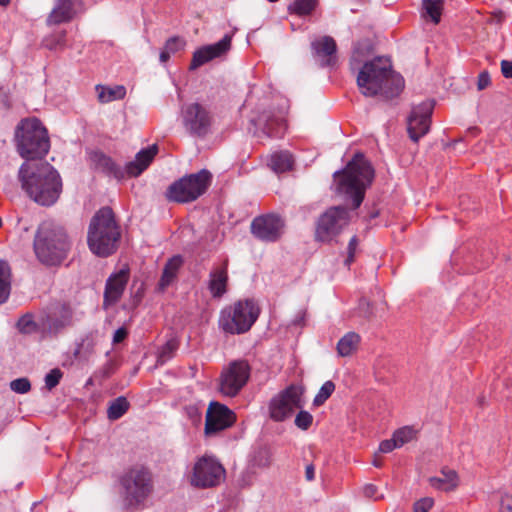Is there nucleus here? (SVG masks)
<instances>
[{
	"label": "nucleus",
	"instance_id": "1",
	"mask_svg": "<svg viewBox=\"0 0 512 512\" xmlns=\"http://www.w3.org/2000/svg\"><path fill=\"white\" fill-rule=\"evenodd\" d=\"M18 179L27 195L41 206H52L62 192L60 174L47 162L37 165L23 163L18 171Z\"/></svg>",
	"mask_w": 512,
	"mask_h": 512
},
{
	"label": "nucleus",
	"instance_id": "2",
	"mask_svg": "<svg viewBox=\"0 0 512 512\" xmlns=\"http://www.w3.org/2000/svg\"><path fill=\"white\" fill-rule=\"evenodd\" d=\"M374 176V168L364 154L356 153L342 170L334 172L336 192L356 209L362 204Z\"/></svg>",
	"mask_w": 512,
	"mask_h": 512
},
{
	"label": "nucleus",
	"instance_id": "3",
	"mask_svg": "<svg viewBox=\"0 0 512 512\" xmlns=\"http://www.w3.org/2000/svg\"><path fill=\"white\" fill-rule=\"evenodd\" d=\"M357 85L364 96L383 95L393 98L404 88V79L396 74L391 65L380 57L366 62L357 76Z\"/></svg>",
	"mask_w": 512,
	"mask_h": 512
},
{
	"label": "nucleus",
	"instance_id": "4",
	"mask_svg": "<svg viewBox=\"0 0 512 512\" xmlns=\"http://www.w3.org/2000/svg\"><path fill=\"white\" fill-rule=\"evenodd\" d=\"M121 240V227L115 219L113 210L101 207L92 216L88 231L87 245L92 254L107 258L113 255L119 247Z\"/></svg>",
	"mask_w": 512,
	"mask_h": 512
},
{
	"label": "nucleus",
	"instance_id": "5",
	"mask_svg": "<svg viewBox=\"0 0 512 512\" xmlns=\"http://www.w3.org/2000/svg\"><path fill=\"white\" fill-rule=\"evenodd\" d=\"M119 493L126 512L138 510L144 506L154 489L150 469L136 464L125 469L118 478Z\"/></svg>",
	"mask_w": 512,
	"mask_h": 512
},
{
	"label": "nucleus",
	"instance_id": "6",
	"mask_svg": "<svg viewBox=\"0 0 512 512\" xmlns=\"http://www.w3.org/2000/svg\"><path fill=\"white\" fill-rule=\"evenodd\" d=\"M33 246L38 260L53 266L67 257L71 244L63 228L44 222L36 231Z\"/></svg>",
	"mask_w": 512,
	"mask_h": 512
},
{
	"label": "nucleus",
	"instance_id": "7",
	"mask_svg": "<svg viewBox=\"0 0 512 512\" xmlns=\"http://www.w3.org/2000/svg\"><path fill=\"white\" fill-rule=\"evenodd\" d=\"M17 152L26 160L44 158L50 149L48 131L37 118L22 119L15 128Z\"/></svg>",
	"mask_w": 512,
	"mask_h": 512
},
{
	"label": "nucleus",
	"instance_id": "8",
	"mask_svg": "<svg viewBox=\"0 0 512 512\" xmlns=\"http://www.w3.org/2000/svg\"><path fill=\"white\" fill-rule=\"evenodd\" d=\"M260 315V308L253 299L239 300L220 312L218 325L225 333L240 335L248 332Z\"/></svg>",
	"mask_w": 512,
	"mask_h": 512
},
{
	"label": "nucleus",
	"instance_id": "9",
	"mask_svg": "<svg viewBox=\"0 0 512 512\" xmlns=\"http://www.w3.org/2000/svg\"><path fill=\"white\" fill-rule=\"evenodd\" d=\"M212 178V173L207 169L186 174L168 186L165 197L168 201L179 204L194 202L206 193Z\"/></svg>",
	"mask_w": 512,
	"mask_h": 512
},
{
	"label": "nucleus",
	"instance_id": "10",
	"mask_svg": "<svg viewBox=\"0 0 512 512\" xmlns=\"http://www.w3.org/2000/svg\"><path fill=\"white\" fill-rule=\"evenodd\" d=\"M305 388L302 385L290 384L268 403V413L274 422H284L291 418L294 412L305 406Z\"/></svg>",
	"mask_w": 512,
	"mask_h": 512
},
{
	"label": "nucleus",
	"instance_id": "11",
	"mask_svg": "<svg viewBox=\"0 0 512 512\" xmlns=\"http://www.w3.org/2000/svg\"><path fill=\"white\" fill-rule=\"evenodd\" d=\"M181 120L186 133L199 139L212 133L215 122L209 107L199 102L185 104L181 109Z\"/></svg>",
	"mask_w": 512,
	"mask_h": 512
},
{
	"label": "nucleus",
	"instance_id": "12",
	"mask_svg": "<svg viewBox=\"0 0 512 512\" xmlns=\"http://www.w3.org/2000/svg\"><path fill=\"white\" fill-rule=\"evenodd\" d=\"M350 222V212L344 206H332L317 219L314 238L317 242L331 243Z\"/></svg>",
	"mask_w": 512,
	"mask_h": 512
},
{
	"label": "nucleus",
	"instance_id": "13",
	"mask_svg": "<svg viewBox=\"0 0 512 512\" xmlns=\"http://www.w3.org/2000/svg\"><path fill=\"white\" fill-rule=\"evenodd\" d=\"M250 375L251 366L247 360H233L221 371L218 381V391L224 397L233 398L246 386Z\"/></svg>",
	"mask_w": 512,
	"mask_h": 512
},
{
	"label": "nucleus",
	"instance_id": "14",
	"mask_svg": "<svg viewBox=\"0 0 512 512\" xmlns=\"http://www.w3.org/2000/svg\"><path fill=\"white\" fill-rule=\"evenodd\" d=\"M285 228V220L276 213L256 216L250 225L253 237L264 243L278 242L284 235Z\"/></svg>",
	"mask_w": 512,
	"mask_h": 512
},
{
	"label": "nucleus",
	"instance_id": "15",
	"mask_svg": "<svg viewBox=\"0 0 512 512\" xmlns=\"http://www.w3.org/2000/svg\"><path fill=\"white\" fill-rule=\"evenodd\" d=\"M225 475L222 464L211 456L199 458L193 467L191 484L198 488H210L219 485Z\"/></svg>",
	"mask_w": 512,
	"mask_h": 512
},
{
	"label": "nucleus",
	"instance_id": "16",
	"mask_svg": "<svg viewBox=\"0 0 512 512\" xmlns=\"http://www.w3.org/2000/svg\"><path fill=\"white\" fill-rule=\"evenodd\" d=\"M433 108L434 103L428 100L412 108L407 118V131L412 141L418 142L429 132Z\"/></svg>",
	"mask_w": 512,
	"mask_h": 512
},
{
	"label": "nucleus",
	"instance_id": "17",
	"mask_svg": "<svg viewBox=\"0 0 512 512\" xmlns=\"http://www.w3.org/2000/svg\"><path fill=\"white\" fill-rule=\"evenodd\" d=\"M256 128L258 137L282 138L286 132V120L284 116L274 110H263L256 118L251 120Z\"/></svg>",
	"mask_w": 512,
	"mask_h": 512
},
{
	"label": "nucleus",
	"instance_id": "18",
	"mask_svg": "<svg viewBox=\"0 0 512 512\" xmlns=\"http://www.w3.org/2000/svg\"><path fill=\"white\" fill-rule=\"evenodd\" d=\"M236 421L235 413L217 401L210 402L205 419V434L212 435L231 427Z\"/></svg>",
	"mask_w": 512,
	"mask_h": 512
},
{
	"label": "nucleus",
	"instance_id": "19",
	"mask_svg": "<svg viewBox=\"0 0 512 512\" xmlns=\"http://www.w3.org/2000/svg\"><path fill=\"white\" fill-rule=\"evenodd\" d=\"M232 37L224 35L218 42L204 45L194 51L189 70L193 71L206 63L224 56L231 49Z\"/></svg>",
	"mask_w": 512,
	"mask_h": 512
},
{
	"label": "nucleus",
	"instance_id": "20",
	"mask_svg": "<svg viewBox=\"0 0 512 512\" xmlns=\"http://www.w3.org/2000/svg\"><path fill=\"white\" fill-rule=\"evenodd\" d=\"M312 54L320 67H334L337 63V44L331 36H322L311 42Z\"/></svg>",
	"mask_w": 512,
	"mask_h": 512
},
{
	"label": "nucleus",
	"instance_id": "21",
	"mask_svg": "<svg viewBox=\"0 0 512 512\" xmlns=\"http://www.w3.org/2000/svg\"><path fill=\"white\" fill-rule=\"evenodd\" d=\"M89 161L91 168L107 177L116 180L124 179L126 175L125 166L117 164L109 155L102 151H93L89 154Z\"/></svg>",
	"mask_w": 512,
	"mask_h": 512
},
{
	"label": "nucleus",
	"instance_id": "22",
	"mask_svg": "<svg viewBox=\"0 0 512 512\" xmlns=\"http://www.w3.org/2000/svg\"><path fill=\"white\" fill-rule=\"evenodd\" d=\"M129 276V269L123 268L108 277L104 289V304H115L121 299Z\"/></svg>",
	"mask_w": 512,
	"mask_h": 512
},
{
	"label": "nucleus",
	"instance_id": "23",
	"mask_svg": "<svg viewBox=\"0 0 512 512\" xmlns=\"http://www.w3.org/2000/svg\"><path fill=\"white\" fill-rule=\"evenodd\" d=\"M228 260L213 267L209 273L207 289L213 299H221L228 291Z\"/></svg>",
	"mask_w": 512,
	"mask_h": 512
},
{
	"label": "nucleus",
	"instance_id": "24",
	"mask_svg": "<svg viewBox=\"0 0 512 512\" xmlns=\"http://www.w3.org/2000/svg\"><path fill=\"white\" fill-rule=\"evenodd\" d=\"M82 4V0H56L55 6L47 17L48 25H58L71 21Z\"/></svg>",
	"mask_w": 512,
	"mask_h": 512
},
{
	"label": "nucleus",
	"instance_id": "25",
	"mask_svg": "<svg viewBox=\"0 0 512 512\" xmlns=\"http://www.w3.org/2000/svg\"><path fill=\"white\" fill-rule=\"evenodd\" d=\"M158 153V147L156 144H153L147 148L141 149L135 156V160L126 163V175L129 177H137L142 172H144L154 157Z\"/></svg>",
	"mask_w": 512,
	"mask_h": 512
},
{
	"label": "nucleus",
	"instance_id": "26",
	"mask_svg": "<svg viewBox=\"0 0 512 512\" xmlns=\"http://www.w3.org/2000/svg\"><path fill=\"white\" fill-rule=\"evenodd\" d=\"M440 476H434L429 478V484L431 487L449 492L454 490L459 484L458 474L455 470L449 468H443L440 472Z\"/></svg>",
	"mask_w": 512,
	"mask_h": 512
},
{
	"label": "nucleus",
	"instance_id": "27",
	"mask_svg": "<svg viewBox=\"0 0 512 512\" xmlns=\"http://www.w3.org/2000/svg\"><path fill=\"white\" fill-rule=\"evenodd\" d=\"M294 159L289 151H278L270 155L268 166L275 173H284L292 170Z\"/></svg>",
	"mask_w": 512,
	"mask_h": 512
},
{
	"label": "nucleus",
	"instance_id": "28",
	"mask_svg": "<svg viewBox=\"0 0 512 512\" xmlns=\"http://www.w3.org/2000/svg\"><path fill=\"white\" fill-rule=\"evenodd\" d=\"M97 98L100 103H110L115 100H122L126 96V88L123 85L113 87L98 84L95 86Z\"/></svg>",
	"mask_w": 512,
	"mask_h": 512
},
{
	"label": "nucleus",
	"instance_id": "29",
	"mask_svg": "<svg viewBox=\"0 0 512 512\" xmlns=\"http://www.w3.org/2000/svg\"><path fill=\"white\" fill-rule=\"evenodd\" d=\"M182 263L183 260L180 255L173 256L167 261L160 279V285L162 287H166L172 283V281L176 278Z\"/></svg>",
	"mask_w": 512,
	"mask_h": 512
},
{
	"label": "nucleus",
	"instance_id": "30",
	"mask_svg": "<svg viewBox=\"0 0 512 512\" xmlns=\"http://www.w3.org/2000/svg\"><path fill=\"white\" fill-rule=\"evenodd\" d=\"M360 336L355 332L346 333L337 343V352L341 357L350 356L360 343Z\"/></svg>",
	"mask_w": 512,
	"mask_h": 512
},
{
	"label": "nucleus",
	"instance_id": "31",
	"mask_svg": "<svg viewBox=\"0 0 512 512\" xmlns=\"http://www.w3.org/2000/svg\"><path fill=\"white\" fill-rule=\"evenodd\" d=\"M11 291V268L5 260L0 259V304L5 303Z\"/></svg>",
	"mask_w": 512,
	"mask_h": 512
},
{
	"label": "nucleus",
	"instance_id": "32",
	"mask_svg": "<svg viewBox=\"0 0 512 512\" xmlns=\"http://www.w3.org/2000/svg\"><path fill=\"white\" fill-rule=\"evenodd\" d=\"M73 312L68 305H62L59 311V316L50 318L48 321V328L51 332H58L61 329L72 324Z\"/></svg>",
	"mask_w": 512,
	"mask_h": 512
},
{
	"label": "nucleus",
	"instance_id": "33",
	"mask_svg": "<svg viewBox=\"0 0 512 512\" xmlns=\"http://www.w3.org/2000/svg\"><path fill=\"white\" fill-rule=\"evenodd\" d=\"M443 4V0H422V16L438 24L441 20Z\"/></svg>",
	"mask_w": 512,
	"mask_h": 512
},
{
	"label": "nucleus",
	"instance_id": "34",
	"mask_svg": "<svg viewBox=\"0 0 512 512\" xmlns=\"http://www.w3.org/2000/svg\"><path fill=\"white\" fill-rule=\"evenodd\" d=\"M130 403L124 396H119L109 403L107 417L115 421L120 419L129 409Z\"/></svg>",
	"mask_w": 512,
	"mask_h": 512
},
{
	"label": "nucleus",
	"instance_id": "35",
	"mask_svg": "<svg viewBox=\"0 0 512 512\" xmlns=\"http://www.w3.org/2000/svg\"><path fill=\"white\" fill-rule=\"evenodd\" d=\"M180 342L177 338L172 337L167 340L159 349L157 354V364L164 365L171 360L176 351L179 349Z\"/></svg>",
	"mask_w": 512,
	"mask_h": 512
},
{
	"label": "nucleus",
	"instance_id": "36",
	"mask_svg": "<svg viewBox=\"0 0 512 512\" xmlns=\"http://www.w3.org/2000/svg\"><path fill=\"white\" fill-rule=\"evenodd\" d=\"M317 4L318 0H294V2L289 5L288 10L290 14L307 16L314 11Z\"/></svg>",
	"mask_w": 512,
	"mask_h": 512
},
{
	"label": "nucleus",
	"instance_id": "37",
	"mask_svg": "<svg viewBox=\"0 0 512 512\" xmlns=\"http://www.w3.org/2000/svg\"><path fill=\"white\" fill-rule=\"evenodd\" d=\"M43 45L49 50L63 49L66 45V31L62 30L45 37Z\"/></svg>",
	"mask_w": 512,
	"mask_h": 512
},
{
	"label": "nucleus",
	"instance_id": "38",
	"mask_svg": "<svg viewBox=\"0 0 512 512\" xmlns=\"http://www.w3.org/2000/svg\"><path fill=\"white\" fill-rule=\"evenodd\" d=\"M393 438L396 441L398 447H402L403 445L411 442L416 436V430L410 426H404L402 428L397 429L393 433Z\"/></svg>",
	"mask_w": 512,
	"mask_h": 512
},
{
	"label": "nucleus",
	"instance_id": "39",
	"mask_svg": "<svg viewBox=\"0 0 512 512\" xmlns=\"http://www.w3.org/2000/svg\"><path fill=\"white\" fill-rule=\"evenodd\" d=\"M334 390H335V384L331 380L326 381L321 386L318 393L314 397L313 405L316 407L323 405L328 400V398L332 395Z\"/></svg>",
	"mask_w": 512,
	"mask_h": 512
},
{
	"label": "nucleus",
	"instance_id": "40",
	"mask_svg": "<svg viewBox=\"0 0 512 512\" xmlns=\"http://www.w3.org/2000/svg\"><path fill=\"white\" fill-rule=\"evenodd\" d=\"M17 328L22 334H32L37 331L38 326L31 314H25L18 320Z\"/></svg>",
	"mask_w": 512,
	"mask_h": 512
},
{
	"label": "nucleus",
	"instance_id": "41",
	"mask_svg": "<svg viewBox=\"0 0 512 512\" xmlns=\"http://www.w3.org/2000/svg\"><path fill=\"white\" fill-rule=\"evenodd\" d=\"M294 423L299 429L304 431L308 430L313 423V416L310 412L303 410V408L299 409V412L295 417Z\"/></svg>",
	"mask_w": 512,
	"mask_h": 512
},
{
	"label": "nucleus",
	"instance_id": "42",
	"mask_svg": "<svg viewBox=\"0 0 512 512\" xmlns=\"http://www.w3.org/2000/svg\"><path fill=\"white\" fill-rule=\"evenodd\" d=\"M62 377H63V372L61 371V369H59V368L51 369L45 375V378H44L45 387L48 390H52L60 383V380L62 379Z\"/></svg>",
	"mask_w": 512,
	"mask_h": 512
},
{
	"label": "nucleus",
	"instance_id": "43",
	"mask_svg": "<svg viewBox=\"0 0 512 512\" xmlns=\"http://www.w3.org/2000/svg\"><path fill=\"white\" fill-rule=\"evenodd\" d=\"M186 42L184 39L178 36H173L167 39L164 45V49L171 54H175L176 52L184 49Z\"/></svg>",
	"mask_w": 512,
	"mask_h": 512
},
{
	"label": "nucleus",
	"instance_id": "44",
	"mask_svg": "<svg viewBox=\"0 0 512 512\" xmlns=\"http://www.w3.org/2000/svg\"><path fill=\"white\" fill-rule=\"evenodd\" d=\"M10 388L12 391L19 393V394H25L30 391L31 389V383L28 378L22 377L17 378L10 383Z\"/></svg>",
	"mask_w": 512,
	"mask_h": 512
},
{
	"label": "nucleus",
	"instance_id": "45",
	"mask_svg": "<svg viewBox=\"0 0 512 512\" xmlns=\"http://www.w3.org/2000/svg\"><path fill=\"white\" fill-rule=\"evenodd\" d=\"M117 370V363L114 360H108L98 371L97 374L102 379H107Z\"/></svg>",
	"mask_w": 512,
	"mask_h": 512
},
{
	"label": "nucleus",
	"instance_id": "46",
	"mask_svg": "<svg viewBox=\"0 0 512 512\" xmlns=\"http://www.w3.org/2000/svg\"><path fill=\"white\" fill-rule=\"evenodd\" d=\"M434 500L430 497H425L418 500L413 507V512H429L433 507Z\"/></svg>",
	"mask_w": 512,
	"mask_h": 512
},
{
	"label": "nucleus",
	"instance_id": "47",
	"mask_svg": "<svg viewBox=\"0 0 512 512\" xmlns=\"http://www.w3.org/2000/svg\"><path fill=\"white\" fill-rule=\"evenodd\" d=\"M490 84H491V78H490L489 72L486 70L480 72V74L478 75V80H477L478 90H480V91L484 90L487 87H489Z\"/></svg>",
	"mask_w": 512,
	"mask_h": 512
},
{
	"label": "nucleus",
	"instance_id": "48",
	"mask_svg": "<svg viewBox=\"0 0 512 512\" xmlns=\"http://www.w3.org/2000/svg\"><path fill=\"white\" fill-rule=\"evenodd\" d=\"M396 448L399 447L393 437L391 439L383 440L379 445V451L382 453L392 452Z\"/></svg>",
	"mask_w": 512,
	"mask_h": 512
},
{
	"label": "nucleus",
	"instance_id": "49",
	"mask_svg": "<svg viewBox=\"0 0 512 512\" xmlns=\"http://www.w3.org/2000/svg\"><path fill=\"white\" fill-rule=\"evenodd\" d=\"M500 512H512V496L504 494L501 497Z\"/></svg>",
	"mask_w": 512,
	"mask_h": 512
},
{
	"label": "nucleus",
	"instance_id": "50",
	"mask_svg": "<svg viewBox=\"0 0 512 512\" xmlns=\"http://www.w3.org/2000/svg\"><path fill=\"white\" fill-rule=\"evenodd\" d=\"M501 73L503 77L507 79L512 78V61L511 60H502L501 61Z\"/></svg>",
	"mask_w": 512,
	"mask_h": 512
},
{
	"label": "nucleus",
	"instance_id": "51",
	"mask_svg": "<svg viewBox=\"0 0 512 512\" xmlns=\"http://www.w3.org/2000/svg\"><path fill=\"white\" fill-rule=\"evenodd\" d=\"M128 335V331L124 327L118 328L113 335V343L122 342Z\"/></svg>",
	"mask_w": 512,
	"mask_h": 512
},
{
	"label": "nucleus",
	"instance_id": "52",
	"mask_svg": "<svg viewBox=\"0 0 512 512\" xmlns=\"http://www.w3.org/2000/svg\"><path fill=\"white\" fill-rule=\"evenodd\" d=\"M377 491L378 488L374 484H367L363 489L364 495L368 498H377Z\"/></svg>",
	"mask_w": 512,
	"mask_h": 512
},
{
	"label": "nucleus",
	"instance_id": "53",
	"mask_svg": "<svg viewBox=\"0 0 512 512\" xmlns=\"http://www.w3.org/2000/svg\"><path fill=\"white\" fill-rule=\"evenodd\" d=\"M305 478L307 481H313L315 479V467L313 464H308L305 468Z\"/></svg>",
	"mask_w": 512,
	"mask_h": 512
},
{
	"label": "nucleus",
	"instance_id": "54",
	"mask_svg": "<svg viewBox=\"0 0 512 512\" xmlns=\"http://www.w3.org/2000/svg\"><path fill=\"white\" fill-rule=\"evenodd\" d=\"M357 244H358V239H357V236L354 235L349 243H348V247H347V252H354L356 251V247H357Z\"/></svg>",
	"mask_w": 512,
	"mask_h": 512
},
{
	"label": "nucleus",
	"instance_id": "55",
	"mask_svg": "<svg viewBox=\"0 0 512 512\" xmlns=\"http://www.w3.org/2000/svg\"><path fill=\"white\" fill-rule=\"evenodd\" d=\"M171 53H169L168 51H166L164 48L161 50L160 52V55H159V60L161 63H166L170 57H171Z\"/></svg>",
	"mask_w": 512,
	"mask_h": 512
},
{
	"label": "nucleus",
	"instance_id": "56",
	"mask_svg": "<svg viewBox=\"0 0 512 512\" xmlns=\"http://www.w3.org/2000/svg\"><path fill=\"white\" fill-rule=\"evenodd\" d=\"M304 322V313H301L299 315L296 316V318L293 320V325L295 326H300L302 325Z\"/></svg>",
	"mask_w": 512,
	"mask_h": 512
},
{
	"label": "nucleus",
	"instance_id": "57",
	"mask_svg": "<svg viewBox=\"0 0 512 512\" xmlns=\"http://www.w3.org/2000/svg\"><path fill=\"white\" fill-rule=\"evenodd\" d=\"M348 255H347V258L345 259L344 261V264L349 267L351 265V263L354 261V255L355 253L354 252H347Z\"/></svg>",
	"mask_w": 512,
	"mask_h": 512
},
{
	"label": "nucleus",
	"instance_id": "58",
	"mask_svg": "<svg viewBox=\"0 0 512 512\" xmlns=\"http://www.w3.org/2000/svg\"><path fill=\"white\" fill-rule=\"evenodd\" d=\"M11 0H0V6L7 7L10 4Z\"/></svg>",
	"mask_w": 512,
	"mask_h": 512
},
{
	"label": "nucleus",
	"instance_id": "59",
	"mask_svg": "<svg viewBox=\"0 0 512 512\" xmlns=\"http://www.w3.org/2000/svg\"><path fill=\"white\" fill-rule=\"evenodd\" d=\"M374 465H375L376 467H379V466H380L379 462H374Z\"/></svg>",
	"mask_w": 512,
	"mask_h": 512
}]
</instances>
